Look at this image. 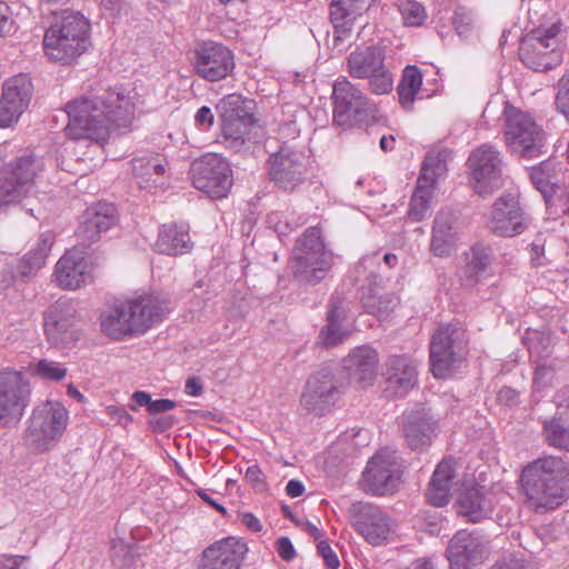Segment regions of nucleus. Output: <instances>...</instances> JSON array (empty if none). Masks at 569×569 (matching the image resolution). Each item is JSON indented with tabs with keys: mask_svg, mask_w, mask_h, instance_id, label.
<instances>
[{
	"mask_svg": "<svg viewBox=\"0 0 569 569\" xmlns=\"http://www.w3.org/2000/svg\"><path fill=\"white\" fill-rule=\"evenodd\" d=\"M490 541L480 532L458 531L447 547L451 569H470L482 563L490 553Z\"/></svg>",
	"mask_w": 569,
	"mask_h": 569,
	"instance_id": "nucleus-18",
	"label": "nucleus"
},
{
	"mask_svg": "<svg viewBox=\"0 0 569 569\" xmlns=\"http://www.w3.org/2000/svg\"><path fill=\"white\" fill-rule=\"evenodd\" d=\"M343 363L353 380L365 387L372 385L378 365V356L372 348L368 346L355 348Z\"/></svg>",
	"mask_w": 569,
	"mask_h": 569,
	"instance_id": "nucleus-35",
	"label": "nucleus"
},
{
	"mask_svg": "<svg viewBox=\"0 0 569 569\" xmlns=\"http://www.w3.org/2000/svg\"><path fill=\"white\" fill-rule=\"evenodd\" d=\"M530 178L536 189L541 192L546 202L549 203L558 184L552 163L547 161L533 167L530 171Z\"/></svg>",
	"mask_w": 569,
	"mask_h": 569,
	"instance_id": "nucleus-39",
	"label": "nucleus"
},
{
	"mask_svg": "<svg viewBox=\"0 0 569 569\" xmlns=\"http://www.w3.org/2000/svg\"><path fill=\"white\" fill-rule=\"evenodd\" d=\"M156 249L168 256L184 254L191 251L192 242L187 229L176 224H164L161 227Z\"/></svg>",
	"mask_w": 569,
	"mask_h": 569,
	"instance_id": "nucleus-37",
	"label": "nucleus"
},
{
	"mask_svg": "<svg viewBox=\"0 0 569 569\" xmlns=\"http://www.w3.org/2000/svg\"><path fill=\"white\" fill-rule=\"evenodd\" d=\"M338 395L339 385L332 371L323 368L307 381L301 396V406L307 411L321 416L335 405Z\"/></svg>",
	"mask_w": 569,
	"mask_h": 569,
	"instance_id": "nucleus-23",
	"label": "nucleus"
},
{
	"mask_svg": "<svg viewBox=\"0 0 569 569\" xmlns=\"http://www.w3.org/2000/svg\"><path fill=\"white\" fill-rule=\"evenodd\" d=\"M244 479L256 490L262 491L266 489L264 476L258 465H251L247 468Z\"/></svg>",
	"mask_w": 569,
	"mask_h": 569,
	"instance_id": "nucleus-53",
	"label": "nucleus"
},
{
	"mask_svg": "<svg viewBox=\"0 0 569 569\" xmlns=\"http://www.w3.org/2000/svg\"><path fill=\"white\" fill-rule=\"evenodd\" d=\"M133 405H130V409L132 411H137L138 407H147V410L150 409V403L152 402L151 397L146 391H134L131 397Z\"/></svg>",
	"mask_w": 569,
	"mask_h": 569,
	"instance_id": "nucleus-62",
	"label": "nucleus"
},
{
	"mask_svg": "<svg viewBox=\"0 0 569 569\" xmlns=\"http://www.w3.org/2000/svg\"><path fill=\"white\" fill-rule=\"evenodd\" d=\"M32 97V82L24 73L7 79L0 98V128H11L18 123L28 109Z\"/></svg>",
	"mask_w": 569,
	"mask_h": 569,
	"instance_id": "nucleus-20",
	"label": "nucleus"
},
{
	"mask_svg": "<svg viewBox=\"0 0 569 569\" xmlns=\"http://www.w3.org/2000/svg\"><path fill=\"white\" fill-rule=\"evenodd\" d=\"M369 0H331L330 20L335 29V39L347 38L359 16L367 9Z\"/></svg>",
	"mask_w": 569,
	"mask_h": 569,
	"instance_id": "nucleus-33",
	"label": "nucleus"
},
{
	"mask_svg": "<svg viewBox=\"0 0 569 569\" xmlns=\"http://www.w3.org/2000/svg\"><path fill=\"white\" fill-rule=\"evenodd\" d=\"M503 161L500 152L490 144L475 149L468 158L470 183L480 194L491 193L501 186Z\"/></svg>",
	"mask_w": 569,
	"mask_h": 569,
	"instance_id": "nucleus-16",
	"label": "nucleus"
},
{
	"mask_svg": "<svg viewBox=\"0 0 569 569\" xmlns=\"http://www.w3.org/2000/svg\"><path fill=\"white\" fill-rule=\"evenodd\" d=\"M176 422V418L172 416H163L153 418L149 421L154 432H164L170 429Z\"/></svg>",
	"mask_w": 569,
	"mask_h": 569,
	"instance_id": "nucleus-60",
	"label": "nucleus"
},
{
	"mask_svg": "<svg viewBox=\"0 0 569 569\" xmlns=\"http://www.w3.org/2000/svg\"><path fill=\"white\" fill-rule=\"evenodd\" d=\"M460 242L458 220L450 210L437 212L431 228L429 250L438 258L450 257Z\"/></svg>",
	"mask_w": 569,
	"mask_h": 569,
	"instance_id": "nucleus-28",
	"label": "nucleus"
},
{
	"mask_svg": "<svg viewBox=\"0 0 569 569\" xmlns=\"http://www.w3.org/2000/svg\"><path fill=\"white\" fill-rule=\"evenodd\" d=\"M169 310L168 301L159 295L134 293L107 307L100 313V328L114 340L140 336L160 323Z\"/></svg>",
	"mask_w": 569,
	"mask_h": 569,
	"instance_id": "nucleus-2",
	"label": "nucleus"
},
{
	"mask_svg": "<svg viewBox=\"0 0 569 569\" xmlns=\"http://www.w3.org/2000/svg\"><path fill=\"white\" fill-rule=\"evenodd\" d=\"M305 491V487L301 481L292 479L286 486V492L291 498L300 497Z\"/></svg>",
	"mask_w": 569,
	"mask_h": 569,
	"instance_id": "nucleus-64",
	"label": "nucleus"
},
{
	"mask_svg": "<svg viewBox=\"0 0 569 569\" xmlns=\"http://www.w3.org/2000/svg\"><path fill=\"white\" fill-rule=\"evenodd\" d=\"M490 569H530L522 553L502 556Z\"/></svg>",
	"mask_w": 569,
	"mask_h": 569,
	"instance_id": "nucleus-51",
	"label": "nucleus"
},
{
	"mask_svg": "<svg viewBox=\"0 0 569 569\" xmlns=\"http://www.w3.org/2000/svg\"><path fill=\"white\" fill-rule=\"evenodd\" d=\"M401 462L397 452L383 448L367 463L362 475L363 489L375 496L392 493L401 482Z\"/></svg>",
	"mask_w": 569,
	"mask_h": 569,
	"instance_id": "nucleus-13",
	"label": "nucleus"
},
{
	"mask_svg": "<svg viewBox=\"0 0 569 569\" xmlns=\"http://www.w3.org/2000/svg\"><path fill=\"white\" fill-rule=\"evenodd\" d=\"M176 406L177 403L170 399L152 400V402L150 403L149 412L152 415H159L174 409Z\"/></svg>",
	"mask_w": 569,
	"mask_h": 569,
	"instance_id": "nucleus-61",
	"label": "nucleus"
},
{
	"mask_svg": "<svg viewBox=\"0 0 569 569\" xmlns=\"http://www.w3.org/2000/svg\"><path fill=\"white\" fill-rule=\"evenodd\" d=\"M545 432L549 445L569 450V428H565L558 421H550L545 425Z\"/></svg>",
	"mask_w": 569,
	"mask_h": 569,
	"instance_id": "nucleus-46",
	"label": "nucleus"
},
{
	"mask_svg": "<svg viewBox=\"0 0 569 569\" xmlns=\"http://www.w3.org/2000/svg\"><path fill=\"white\" fill-rule=\"evenodd\" d=\"M54 278L59 287L76 290L92 280V266L87 253L78 248L68 250L57 262Z\"/></svg>",
	"mask_w": 569,
	"mask_h": 569,
	"instance_id": "nucleus-25",
	"label": "nucleus"
},
{
	"mask_svg": "<svg viewBox=\"0 0 569 569\" xmlns=\"http://www.w3.org/2000/svg\"><path fill=\"white\" fill-rule=\"evenodd\" d=\"M29 371L32 376L43 380L61 381L67 376L68 369L58 361L40 359L30 363Z\"/></svg>",
	"mask_w": 569,
	"mask_h": 569,
	"instance_id": "nucleus-43",
	"label": "nucleus"
},
{
	"mask_svg": "<svg viewBox=\"0 0 569 569\" xmlns=\"http://www.w3.org/2000/svg\"><path fill=\"white\" fill-rule=\"evenodd\" d=\"M453 477V462L447 459L442 460L433 471L426 492L427 500L431 505L442 507L448 502Z\"/></svg>",
	"mask_w": 569,
	"mask_h": 569,
	"instance_id": "nucleus-36",
	"label": "nucleus"
},
{
	"mask_svg": "<svg viewBox=\"0 0 569 569\" xmlns=\"http://www.w3.org/2000/svg\"><path fill=\"white\" fill-rule=\"evenodd\" d=\"M332 264L333 254L326 249L320 229H307L293 249L291 269L295 277L303 282L317 283L325 279Z\"/></svg>",
	"mask_w": 569,
	"mask_h": 569,
	"instance_id": "nucleus-7",
	"label": "nucleus"
},
{
	"mask_svg": "<svg viewBox=\"0 0 569 569\" xmlns=\"http://www.w3.org/2000/svg\"><path fill=\"white\" fill-rule=\"evenodd\" d=\"M14 30V21L10 7L0 1V37L9 34Z\"/></svg>",
	"mask_w": 569,
	"mask_h": 569,
	"instance_id": "nucleus-52",
	"label": "nucleus"
},
{
	"mask_svg": "<svg viewBox=\"0 0 569 569\" xmlns=\"http://www.w3.org/2000/svg\"><path fill=\"white\" fill-rule=\"evenodd\" d=\"M31 385L23 372L7 367L0 370V420L18 423L30 403Z\"/></svg>",
	"mask_w": 569,
	"mask_h": 569,
	"instance_id": "nucleus-12",
	"label": "nucleus"
},
{
	"mask_svg": "<svg viewBox=\"0 0 569 569\" xmlns=\"http://www.w3.org/2000/svg\"><path fill=\"white\" fill-rule=\"evenodd\" d=\"M529 226V218L513 194L498 198L487 214L488 229L499 237H516Z\"/></svg>",
	"mask_w": 569,
	"mask_h": 569,
	"instance_id": "nucleus-19",
	"label": "nucleus"
},
{
	"mask_svg": "<svg viewBox=\"0 0 569 569\" xmlns=\"http://www.w3.org/2000/svg\"><path fill=\"white\" fill-rule=\"evenodd\" d=\"M306 157L302 152L282 146L270 156L269 174L271 180L284 190L292 191L306 180Z\"/></svg>",
	"mask_w": 569,
	"mask_h": 569,
	"instance_id": "nucleus-22",
	"label": "nucleus"
},
{
	"mask_svg": "<svg viewBox=\"0 0 569 569\" xmlns=\"http://www.w3.org/2000/svg\"><path fill=\"white\" fill-rule=\"evenodd\" d=\"M106 412L111 419L123 427H127L132 421V417L121 407L108 406Z\"/></svg>",
	"mask_w": 569,
	"mask_h": 569,
	"instance_id": "nucleus-56",
	"label": "nucleus"
},
{
	"mask_svg": "<svg viewBox=\"0 0 569 569\" xmlns=\"http://www.w3.org/2000/svg\"><path fill=\"white\" fill-rule=\"evenodd\" d=\"M232 52L221 43L207 41L196 49L194 70L203 79L218 81L231 73Z\"/></svg>",
	"mask_w": 569,
	"mask_h": 569,
	"instance_id": "nucleus-24",
	"label": "nucleus"
},
{
	"mask_svg": "<svg viewBox=\"0 0 569 569\" xmlns=\"http://www.w3.org/2000/svg\"><path fill=\"white\" fill-rule=\"evenodd\" d=\"M422 84V74L415 66L403 70L402 79L398 86L399 101L402 107L409 108L416 99Z\"/></svg>",
	"mask_w": 569,
	"mask_h": 569,
	"instance_id": "nucleus-40",
	"label": "nucleus"
},
{
	"mask_svg": "<svg viewBox=\"0 0 569 569\" xmlns=\"http://www.w3.org/2000/svg\"><path fill=\"white\" fill-rule=\"evenodd\" d=\"M112 562L118 568H129L136 565L137 556L132 546L119 540L112 546Z\"/></svg>",
	"mask_w": 569,
	"mask_h": 569,
	"instance_id": "nucleus-47",
	"label": "nucleus"
},
{
	"mask_svg": "<svg viewBox=\"0 0 569 569\" xmlns=\"http://www.w3.org/2000/svg\"><path fill=\"white\" fill-rule=\"evenodd\" d=\"M69 423V411L59 401H46L33 408L23 433L24 446L37 453L52 450Z\"/></svg>",
	"mask_w": 569,
	"mask_h": 569,
	"instance_id": "nucleus-6",
	"label": "nucleus"
},
{
	"mask_svg": "<svg viewBox=\"0 0 569 569\" xmlns=\"http://www.w3.org/2000/svg\"><path fill=\"white\" fill-rule=\"evenodd\" d=\"M28 561L27 556L3 555L0 557V569H26Z\"/></svg>",
	"mask_w": 569,
	"mask_h": 569,
	"instance_id": "nucleus-54",
	"label": "nucleus"
},
{
	"mask_svg": "<svg viewBox=\"0 0 569 569\" xmlns=\"http://www.w3.org/2000/svg\"><path fill=\"white\" fill-rule=\"evenodd\" d=\"M332 98L333 121L342 128L350 127L367 107L366 97L347 78L335 82Z\"/></svg>",
	"mask_w": 569,
	"mask_h": 569,
	"instance_id": "nucleus-26",
	"label": "nucleus"
},
{
	"mask_svg": "<svg viewBox=\"0 0 569 569\" xmlns=\"http://www.w3.org/2000/svg\"><path fill=\"white\" fill-rule=\"evenodd\" d=\"M101 234L102 232L100 229H96V226L88 217V211L86 210L77 230L78 238L81 240L83 246H90L91 243L98 241Z\"/></svg>",
	"mask_w": 569,
	"mask_h": 569,
	"instance_id": "nucleus-49",
	"label": "nucleus"
},
{
	"mask_svg": "<svg viewBox=\"0 0 569 569\" xmlns=\"http://www.w3.org/2000/svg\"><path fill=\"white\" fill-rule=\"evenodd\" d=\"M385 52L379 47H368L356 50L348 58V71L357 79H369L373 93L385 94L391 91L393 79L385 67Z\"/></svg>",
	"mask_w": 569,
	"mask_h": 569,
	"instance_id": "nucleus-14",
	"label": "nucleus"
},
{
	"mask_svg": "<svg viewBox=\"0 0 569 569\" xmlns=\"http://www.w3.org/2000/svg\"><path fill=\"white\" fill-rule=\"evenodd\" d=\"M383 378L389 396L403 397L417 385V365L407 356L390 357L385 365Z\"/></svg>",
	"mask_w": 569,
	"mask_h": 569,
	"instance_id": "nucleus-29",
	"label": "nucleus"
},
{
	"mask_svg": "<svg viewBox=\"0 0 569 569\" xmlns=\"http://www.w3.org/2000/svg\"><path fill=\"white\" fill-rule=\"evenodd\" d=\"M561 24L541 27L527 34L520 46L522 62L535 71H547L562 61Z\"/></svg>",
	"mask_w": 569,
	"mask_h": 569,
	"instance_id": "nucleus-9",
	"label": "nucleus"
},
{
	"mask_svg": "<svg viewBox=\"0 0 569 569\" xmlns=\"http://www.w3.org/2000/svg\"><path fill=\"white\" fill-rule=\"evenodd\" d=\"M277 551L279 556L286 561L292 560L296 556L293 545L287 537H281L277 540Z\"/></svg>",
	"mask_w": 569,
	"mask_h": 569,
	"instance_id": "nucleus-58",
	"label": "nucleus"
},
{
	"mask_svg": "<svg viewBox=\"0 0 569 569\" xmlns=\"http://www.w3.org/2000/svg\"><path fill=\"white\" fill-rule=\"evenodd\" d=\"M54 242L52 231L42 232L34 246L24 254L23 261L29 266V271L39 269L46 261Z\"/></svg>",
	"mask_w": 569,
	"mask_h": 569,
	"instance_id": "nucleus-41",
	"label": "nucleus"
},
{
	"mask_svg": "<svg viewBox=\"0 0 569 569\" xmlns=\"http://www.w3.org/2000/svg\"><path fill=\"white\" fill-rule=\"evenodd\" d=\"M190 173L193 187L212 199L227 197L233 183L229 162L217 153H207L194 160Z\"/></svg>",
	"mask_w": 569,
	"mask_h": 569,
	"instance_id": "nucleus-11",
	"label": "nucleus"
},
{
	"mask_svg": "<svg viewBox=\"0 0 569 569\" xmlns=\"http://www.w3.org/2000/svg\"><path fill=\"white\" fill-rule=\"evenodd\" d=\"M497 400L501 405L513 406L517 405L519 401V393L510 387H503L499 390L497 395Z\"/></svg>",
	"mask_w": 569,
	"mask_h": 569,
	"instance_id": "nucleus-59",
	"label": "nucleus"
},
{
	"mask_svg": "<svg viewBox=\"0 0 569 569\" xmlns=\"http://www.w3.org/2000/svg\"><path fill=\"white\" fill-rule=\"evenodd\" d=\"M403 23L408 27H420L427 19L425 8L411 0L403 1L399 7Z\"/></svg>",
	"mask_w": 569,
	"mask_h": 569,
	"instance_id": "nucleus-45",
	"label": "nucleus"
},
{
	"mask_svg": "<svg viewBox=\"0 0 569 569\" xmlns=\"http://www.w3.org/2000/svg\"><path fill=\"white\" fill-rule=\"evenodd\" d=\"M43 169V161L30 151L6 162L0 168V208L27 197Z\"/></svg>",
	"mask_w": 569,
	"mask_h": 569,
	"instance_id": "nucleus-8",
	"label": "nucleus"
},
{
	"mask_svg": "<svg viewBox=\"0 0 569 569\" xmlns=\"http://www.w3.org/2000/svg\"><path fill=\"white\" fill-rule=\"evenodd\" d=\"M132 172L138 186L148 190L163 188L171 177L169 162L159 154L133 159Z\"/></svg>",
	"mask_w": 569,
	"mask_h": 569,
	"instance_id": "nucleus-31",
	"label": "nucleus"
},
{
	"mask_svg": "<svg viewBox=\"0 0 569 569\" xmlns=\"http://www.w3.org/2000/svg\"><path fill=\"white\" fill-rule=\"evenodd\" d=\"M568 469L561 458L547 456L527 465L521 475V487L527 503L543 513L561 506L567 497Z\"/></svg>",
	"mask_w": 569,
	"mask_h": 569,
	"instance_id": "nucleus-3",
	"label": "nucleus"
},
{
	"mask_svg": "<svg viewBox=\"0 0 569 569\" xmlns=\"http://www.w3.org/2000/svg\"><path fill=\"white\" fill-rule=\"evenodd\" d=\"M44 331L54 346H68L77 339L71 320V308L67 301H57L44 315Z\"/></svg>",
	"mask_w": 569,
	"mask_h": 569,
	"instance_id": "nucleus-30",
	"label": "nucleus"
},
{
	"mask_svg": "<svg viewBox=\"0 0 569 569\" xmlns=\"http://www.w3.org/2000/svg\"><path fill=\"white\" fill-rule=\"evenodd\" d=\"M349 517L356 530L373 546L387 542L395 532L393 520L378 506L355 502L349 508Z\"/></svg>",
	"mask_w": 569,
	"mask_h": 569,
	"instance_id": "nucleus-17",
	"label": "nucleus"
},
{
	"mask_svg": "<svg viewBox=\"0 0 569 569\" xmlns=\"http://www.w3.org/2000/svg\"><path fill=\"white\" fill-rule=\"evenodd\" d=\"M460 333L452 325L438 327L430 342L431 371L437 378L450 377L461 362L457 353Z\"/></svg>",
	"mask_w": 569,
	"mask_h": 569,
	"instance_id": "nucleus-21",
	"label": "nucleus"
},
{
	"mask_svg": "<svg viewBox=\"0 0 569 569\" xmlns=\"http://www.w3.org/2000/svg\"><path fill=\"white\" fill-rule=\"evenodd\" d=\"M447 157L446 151L427 153L408 210L411 220L418 222L429 216L438 181L445 178L448 170Z\"/></svg>",
	"mask_w": 569,
	"mask_h": 569,
	"instance_id": "nucleus-10",
	"label": "nucleus"
},
{
	"mask_svg": "<svg viewBox=\"0 0 569 569\" xmlns=\"http://www.w3.org/2000/svg\"><path fill=\"white\" fill-rule=\"evenodd\" d=\"M456 505L457 512L471 522L487 518L493 509L492 500L485 488L473 481L462 485Z\"/></svg>",
	"mask_w": 569,
	"mask_h": 569,
	"instance_id": "nucleus-32",
	"label": "nucleus"
},
{
	"mask_svg": "<svg viewBox=\"0 0 569 569\" xmlns=\"http://www.w3.org/2000/svg\"><path fill=\"white\" fill-rule=\"evenodd\" d=\"M88 217L92 220L96 229L107 232L111 227L116 224V208L111 203L99 202L87 209Z\"/></svg>",
	"mask_w": 569,
	"mask_h": 569,
	"instance_id": "nucleus-44",
	"label": "nucleus"
},
{
	"mask_svg": "<svg viewBox=\"0 0 569 569\" xmlns=\"http://www.w3.org/2000/svg\"><path fill=\"white\" fill-rule=\"evenodd\" d=\"M247 551L243 540L228 537L203 551L199 569H240Z\"/></svg>",
	"mask_w": 569,
	"mask_h": 569,
	"instance_id": "nucleus-27",
	"label": "nucleus"
},
{
	"mask_svg": "<svg viewBox=\"0 0 569 569\" xmlns=\"http://www.w3.org/2000/svg\"><path fill=\"white\" fill-rule=\"evenodd\" d=\"M491 260L492 252L490 248L475 246L471 249L468 266L473 272L479 273L487 269V267L491 263Z\"/></svg>",
	"mask_w": 569,
	"mask_h": 569,
	"instance_id": "nucleus-48",
	"label": "nucleus"
},
{
	"mask_svg": "<svg viewBox=\"0 0 569 569\" xmlns=\"http://www.w3.org/2000/svg\"><path fill=\"white\" fill-rule=\"evenodd\" d=\"M196 124L204 130L209 129L214 121V116L209 107H201L194 116Z\"/></svg>",
	"mask_w": 569,
	"mask_h": 569,
	"instance_id": "nucleus-57",
	"label": "nucleus"
},
{
	"mask_svg": "<svg viewBox=\"0 0 569 569\" xmlns=\"http://www.w3.org/2000/svg\"><path fill=\"white\" fill-rule=\"evenodd\" d=\"M318 550H319L320 555L323 557L326 565L330 569H337L339 567L340 562H339V559H338L336 552L331 549V547L326 541L319 542Z\"/></svg>",
	"mask_w": 569,
	"mask_h": 569,
	"instance_id": "nucleus-55",
	"label": "nucleus"
},
{
	"mask_svg": "<svg viewBox=\"0 0 569 569\" xmlns=\"http://www.w3.org/2000/svg\"><path fill=\"white\" fill-rule=\"evenodd\" d=\"M140 103L138 93L122 87L67 103V136L73 140L103 143L114 129L129 128Z\"/></svg>",
	"mask_w": 569,
	"mask_h": 569,
	"instance_id": "nucleus-1",
	"label": "nucleus"
},
{
	"mask_svg": "<svg viewBox=\"0 0 569 569\" xmlns=\"http://www.w3.org/2000/svg\"><path fill=\"white\" fill-rule=\"evenodd\" d=\"M90 23L79 12L64 11L50 26L43 38V48L49 59L64 64L72 63L90 46Z\"/></svg>",
	"mask_w": 569,
	"mask_h": 569,
	"instance_id": "nucleus-5",
	"label": "nucleus"
},
{
	"mask_svg": "<svg viewBox=\"0 0 569 569\" xmlns=\"http://www.w3.org/2000/svg\"><path fill=\"white\" fill-rule=\"evenodd\" d=\"M217 110L221 118L222 142L228 148L239 149L254 122L248 103L241 96L229 94L217 103Z\"/></svg>",
	"mask_w": 569,
	"mask_h": 569,
	"instance_id": "nucleus-15",
	"label": "nucleus"
},
{
	"mask_svg": "<svg viewBox=\"0 0 569 569\" xmlns=\"http://www.w3.org/2000/svg\"><path fill=\"white\" fill-rule=\"evenodd\" d=\"M203 386L199 378H189L186 382L184 392L191 397H199L202 393Z\"/></svg>",
	"mask_w": 569,
	"mask_h": 569,
	"instance_id": "nucleus-63",
	"label": "nucleus"
},
{
	"mask_svg": "<svg viewBox=\"0 0 569 569\" xmlns=\"http://www.w3.org/2000/svg\"><path fill=\"white\" fill-rule=\"evenodd\" d=\"M436 421L425 408L407 412L403 416V431L408 445L417 450L431 442Z\"/></svg>",
	"mask_w": 569,
	"mask_h": 569,
	"instance_id": "nucleus-34",
	"label": "nucleus"
},
{
	"mask_svg": "<svg viewBox=\"0 0 569 569\" xmlns=\"http://www.w3.org/2000/svg\"><path fill=\"white\" fill-rule=\"evenodd\" d=\"M502 107L503 139L513 153L523 158H535L541 153L545 131L535 118L502 99H492L486 106L482 117L493 116Z\"/></svg>",
	"mask_w": 569,
	"mask_h": 569,
	"instance_id": "nucleus-4",
	"label": "nucleus"
},
{
	"mask_svg": "<svg viewBox=\"0 0 569 569\" xmlns=\"http://www.w3.org/2000/svg\"><path fill=\"white\" fill-rule=\"evenodd\" d=\"M330 309L327 317V326L320 331L318 342L323 347H333L343 341L347 331L342 328V321L346 318L343 308L335 302H330Z\"/></svg>",
	"mask_w": 569,
	"mask_h": 569,
	"instance_id": "nucleus-38",
	"label": "nucleus"
},
{
	"mask_svg": "<svg viewBox=\"0 0 569 569\" xmlns=\"http://www.w3.org/2000/svg\"><path fill=\"white\" fill-rule=\"evenodd\" d=\"M362 305L367 312L385 319L397 307L398 299L390 293L380 295L370 291L362 297Z\"/></svg>",
	"mask_w": 569,
	"mask_h": 569,
	"instance_id": "nucleus-42",
	"label": "nucleus"
},
{
	"mask_svg": "<svg viewBox=\"0 0 569 569\" xmlns=\"http://www.w3.org/2000/svg\"><path fill=\"white\" fill-rule=\"evenodd\" d=\"M558 87L556 106L558 111L569 120V71L559 80Z\"/></svg>",
	"mask_w": 569,
	"mask_h": 569,
	"instance_id": "nucleus-50",
	"label": "nucleus"
}]
</instances>
